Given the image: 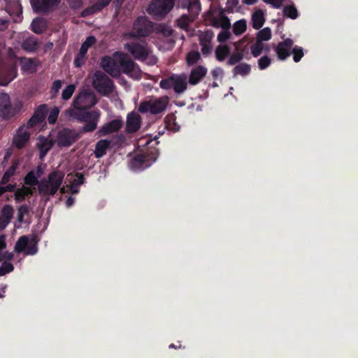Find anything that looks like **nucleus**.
Masks as SVG:
<instances>
[{"mask_svg":"<svg viewBox=\"0 0 358 358\" xmlns=\"http://www.w3.org/2000/svg\"><path fill=\"white\" fill-rule=\"evenodd\" d=\"M159 153L157 150H151L136 154L129 162V167L133 171H142L150 167L154 163Z\"/></svg>","mask_w":358,"mask_h":358,"instance_id":"39448f33","label":"nucleus"},{"mask_svg":"<svg viewBox=\"0 0 358 358\" xmlns=\"http://www.w3.org/2000/svg\"><path fill=\"white\" fill-rule=\"evenodd\" d=\"M283 14L285 16L295 20L298 17V10L296 8L293 6H286L283 8Z\"/></svg>","mask_w":358,"mask_h":358,"instance_id":"37998d69","label":"nucleus"},{"mask_svg":"<svg viewBox=\"0 0 358 358\" xmlns=\"http://www.w3.org/2000/svg\"><path fill=\"white\" fill-rule=\"evenodd\" d=\"M201 9V6L200 0H192L189 6L187 8L189 15L196 20L200 13Z\"/></svg>","mask_w":358,"mask_h":358,"instance_id":"473e14b6","label":"nucleus"},{"mask_svg":"<svg viewBox=\"0 0 358 358\" xmlns=\"http://www.w3.org/2000/svg\"><path fill=\"white\" fill-rule=\"evenodd\" d=\"M96 103L97 100L92 92L83 91L74 98L72 105L74 108L79 110V113L87 111V109L96 105Z\"/></svg>","mask_w":358,"mask_h":358,"instance_id":"6e6552de","label":"nucleus"},{"mask_svg":"<svg viewBox=\"0 0 358 358\" xmlns=\"http://www.w3.org/2000/svg\"><path fill=\"white\" fill-rule=\"evenodd\" d=\"M72 194H77L79 192L78 185L72 182V183L68 186Z\"/></svg>","mask_w":358,"mask_h":358,"instance_id":"338daca9","label":"nucleus"},{"mask_svg":"<svg viewBox=\"0 0 358 358\" xmlns=\"http://www.w3.org/2000/svg\"><path fill=\"white\" fill-rule=\"evenodd\" d=\"M207 69L202 66H197L193 69L189 76V83L195 85L206 75Z\"/></svg>","mask_w":358,"mask_h":358,"instance_id":"b1692460","label":"nucleus"},{"mask_svg":"<svg viewBox=\"0 0 358 358\" xmlns=\"http://www.w3.org/2000/svg\"><path fill=\"white\" fill-rule=\"evenodd\" d=\"M62 0H30L34 13L41 15L50 13L56 10Z\"/></svg>","mask_w":358,"mask_h":358,"instance_id":"9b49d317","label":"nucleus"},{"mask_svg":"<svg viewBox=\"0 0 358 358\" xmlns=\"http://www.w3.org/2000/svg\"><path fill=\"white\" fill-rule=\"evenodd\" d=\"M230 50L227 45H219L215 49V57L219 62H222L229 55Z\"/></svg>","mask_w":358,"mask_h":358,"instance_id":"72a5a7b5","label":"nucleus"},{"mask_svg":"<svg viewBox=\"0 0 358 358\" xmlns=\"http://www.w3.org/2000/svg\"><path fill=\"white\" fill-rule=\"evenodd\" d=\"M159 87L166 90L173 88L176 94H182L187 87L186 77L184 75L171 74L161 80Z\"/></svg>","mask_w":358,"mask_h":358,"instance_id":"423d86ee","label":"nucleus"},{"mask_svg":"<svg viewBox=\"0 0 358 358\" xmlns=\"http://www.w3.org/2000/svg\"><path fill=\"white\" fill-rule=\"evenodd\" d=\"M32 194L33 192L30 187L24 186L15 192V200L16 202L24 201L27 196Z\"/></svg>","mask_w":358,"mask_h":358,"instance_id":"c756f323","label":"nucleus"},{"mask_svg":"<svg viewBox=\"0 0 358 358\" xmlns=\"http://www.w3.org/2000/svg\"><path fill=\"white\" fill-rule=\"evenodd\" d=\"M169 102L167 96L158 98L151 97L149 100L143 101L138 106V112L145 114L150 113L152 115H158L166 110Z\"/></svg>","mask_w":358,"mask_h":358,"instance_id":"f03ea898","label":"nucleus"},{"mask_svg":"<svg viewBox=\"0 0 358 358\" xmlns=\"http://www.w3.org/2000/svg\"><path fill=\"white\" fill-rule=\"evenodd\" d=\"M96 42V39L94 36H90L87 37L85 41L82 43L81 47L80 48V55L81 57H85L87 50L90 48H91L93 45Z\"/></svg>","mask_w":358,"mask_h":358,"instance_id":"7c9ffc66","label":"nucleus"},{"mask_svg":"<svg viewBox=\"0 0 358 358\" xmlns=\"http://www.w3.org/2000/svg\"><path fill=\"white\" fill-rule=\"evenodd\" d=\"M21 47L27 52H35L38 50L39 44L36 38L31 36L22 41Z\"/></svg>","mask_w":358,"mask_h":358,"instance_id":"393cba45","label":"nucleus"},{"mask_svg":"<svg viewBox=\"0 0 358 358\" xmlns=\"http://www.w3.org/2000/svg\"><path fill=\"white\" fill-rule=\"evenodd\" d=\"M59 110L57 107H54L48 116V122L50 124H54L58 117Z\"/></svg>","mask_w":358,"mask_h":358,"instance_id":"603ef678","label":"nucleus"},{"mask_svg":"<svg viewBox=\"0 0 358 358\" xmlns=\"http://www.w3.org/2000/svg\"><path fill=\"white\" fill-rule=\"evenodd\" d=\"M15 115V110L12 107L10 96L5 93L0 94V116L8 118Z\"/></svg>","mask_w":358,"mask_h":358,"instance_id":"a211bd4d","label":"nucleus"},{"mask_svg":"<svg viewBox=\"0 0 358 358\" xmlns=\"http://www.w3.org/2000/svg\"><path fill=\"white\" fill-rule=\"evenodd\" d=\"M31 245L27 246L29 243L28 237L27 236H22L16 242L14 250L18 253L24 252L26 255H34L38 251L37 243L34 238L31 240Z\"/></svg>","mask_w":358,"mask_h":358,"instance_id":"4468645a","label":"nucleus"},{"mask_svg":"<svg viewBox=\"0 0 358 358\" xmlns=\"http://www.w3.org/2000/svg\"><path fill=\"white\" fill-rule=\"evenodd\" d=\"M124 49L128 51L136 59L144 61L148 55L149 52L144 44L130 42L124 45Z\"/></svg>","mask_w":358,"mask_h":358,"instance_id":"ddd939ff","label":"nucleus"},{"mask_svg":"<svg viewBox=\"0 0 358 358\" xmlns=\"http://www.w3.org/2000/svg\"><path fill=\"white\" fill-rule=\"evenodd\" d=\"M30 138V133L21 126L17 130L13 139V145L18 149L22 148Z\"/></svg>","mask_w":358,"mask_h":358,"instance_id":"412c9836","label":"nucleus"},{"mask_svg":"<svg viewBox=\"0 0 358 358\" xmlns=\"http://www.w3.org/2000/svg\"><path fill=\"white\" fill-rule=\"evenodd\" d=\"M166 127L173 131H178L180 126L176 122V117L173 114H170L165 118Z\"/></svg>","mask_w":358,"mask_h":358,"instance_id":"ea45409f","label":"nucleus"},{"mask_svg":"<svg viewBox=\"0 0 358 358\" xmlns=\"http://www.w3.org/2000/svg\"><path fill=\"white\" fill-rule=\"evenodd\" d=\"M80 138V134L74 129L63 128L57 132V144L59 148H68Z\"/></svg>","mask_w":358,"mask_h":358,"instance_id":"9d476101","label":"nucleus"},{"mask_svg":"<svg viewBox=\"0 0 358 358\" xmlns=\"http://www.w3.org/2000/svg\"><path fill=\"white\" fill-rule=\"evenodd\" d=\"M200 53L197 51H191L187 55V63L188 65H193L200 59Z\"/></svg>","mask_w":358,"mask_h":358,"instance_id":"de8ad7c7","label":"nucleus"},{"mask_svg":"<svg viewBox=\"0 0 358 358\" xmlns=\"http://www.w3.org/2000/svg\"><path fill=\"white\" fill-rule=\"evenodd\" d=\"M64 176L62 172L55 171L48 175V178H43L38 181L34 171H31L25 176L24 182L29 186L38 185V192L41 195L53 196L62 184Z\"/></svg>","mask_w":358,"mask_h":358,"instance_id":"f257e3e1","label":"nucleus"},{"mask_svg":"<svg viewBox=\"0 0 358 358\" xmlns=\"http://www.w3.org/2000/svg\"><path fill=\"white\" fill-rule=\"evenodd\" d=\"M93 86L101 95L108 96L114 89L113 81L104 73L96 71L94 75Z\"/></svg>","mask_w":358,"mask_h":358,"instance_id":"0eeeda50","label":"nucleus"},{"mask_svg":"<svg viewBox=\"0 0 358 358\" xmlns=\"http://www.w3.org/2000/svg\"><path fill=\"white\" fill-rule=\"evenodd\" d=\"M48 112V108L45 104H42L37 107L33 115L27 122V129H32L42 124L45 120Z\"/></svg>","mask_w":358,"mask_h":358,"instance_id":"2eb2a0df","label":"nucleus"},{"mask_svg":"<svg viewBox=\"0 0 358 358\" xmlns=\"http://www.w3.org/2000/svg\"><path fill=\"white\" fill-rule=\"evenodd\" d=\"M154 24L146 16L141 15L134 22L131 31L127 34L129 38H140L150 36L153 31Z\"/></svg>","mask_w":358,"mask_h":358,"instance_id":"20e7f679","label":"nucleus"},{"mask_svg":"<svg viewBox=\"0 0 358 358\" xmlns=\"http://www.w3.org/2000/svg\"><path fill=\"white\" fill-rule=\"evenodd\" d=\"M142 118L136 113L131 112L127 115L126 131L129 134L136 132L141 127Z\"/></svg>","mask_w":358,"mask_h":358,"instance_id":"aec40b11","label":"nucleus"},{"mask_svg":"<svg viewBox=\"0 0 358 358\" xmlns=\"http://www.w3.org/2000/svg\"><path fill=\"white\" fill-rule=\"evenodd\" d=\"M192 0H179V6L182 9H187Z\"/></svg>","mask_w":358,"mask_h":358,"instance_id":"69168bd1","label":"nucleus"},{"mask_svg":"<svg viewBox=\"0 0 358 358\" xmlns=\"http://www.w3.org/2000/svg\"><path fill=\"white\" fill-rule=\"evenodd\" d=\"M53 142L44 137L39 138V142L37 143V147L40 152V158L43 159L48 152V151L53 146Z\"/></svg>","mask_w":358,"mask_h":358,"instance_id":"a878e982","label":"nucleus"},{"mask_svg":"<svg viewBox=\"0 0 358 358\" xmlns=\"http://www.w3.org/2000/svg\"><path fill=\"white\" fill-rule=\"evenodd\" d=\"M15 166L14 165L10 166L8 170L4 173L3 177L1 178V185H6L10 181V178L15 174Z\"/></svg>","mask_w":358,"mask_h":358,"instance_id":"a18cd8bd","label":"nucleus"},{"mask_svg":"<svg viewBox=\"0 0 358 358\" xmlns=\"http://www.w3.org/2000/svg\"><path fill=\"white\" fill-rule=\"evenodd\" d=\"M14 257V255L12 252H9L6 251L0 257V262L3 259L12 260Z\"/></svg>","mask_w":358,"mask_h":358,"instance_id":"0e129e2a","label":"nucleus"},{"mask_svg":"<svg viewBox=\"0 0 358 358\" xmlns=\"http://www.w3.org/2000/svg\"><path fill=\"white\" fill-rule=\"evenodd\" d=\"M14 266L12 263L3 262L0 266V276L5 275L6 274L12 272Z\"/></svg>","mask_w":358,"mask_h":358,"instance_id":"3c124183","label":"nucleus"},{"mask_svg":"<svg viewBox=\"0 0 358 358\" xmlns=\"http://www.w3.org/2000/svg\"><path fill=\"white\" fill-rule=\"evenodd\" d=\"M271 38V30L269 27H265L258 31L256 40L263 42L270 40Z\"/></svg>","mask_w":358,"mask_h":358,"instance_id":"a19ab883","label":"nucleus"},{"mask_svg":"<svg viewBox=\"0 0 358 358\" xmlns=\"http://www.w3.org/2000/svg\"><path fill=\"white\" fill-rule=\"evenodd\" d=\"M219 17L220 27H222L223 29L229 30L231 27L230 20L225 15L224 11L222 8H221L219 11Z\"/></svg>","mask_w":358,"mask_h":358,"instance_id":"79ce46f5","label":"nucleus"},{"mask_svg":"<svg viewBox=\"0 0 358 358\" xmlns=\"http://www.w3.org/2000/svg\"><path fill=\"white\" fill-rule=\"evenodd\" d=\"M10 21L6 19L0 18V31H4L8 29Z\"/></svg>","mask_w":358,"mask_h":358,"instance_id":"e2e57ef3","label":"nucleus"},{"mask_svg":"<svg viewBox=\"0 0 358 358\" xmlns=\"http://www.w3.org/2000/svg\"><path fill=\"white\" fill-rule=\"evenodd\" d=\"M195 20L187 14H183L176 20V23L178 27L182 29H187L191 22Z\"/></svg>","mask_w":358,"mask_h":358,"instance_id":"c9c22d12","label":"nucleus"},{"mask_svg":"<svg viewBox=\"0 0 358 358\" xmlns=\"http://www.w3.org/2000/svg\"><path fill=\"white\" fill-rule=\"evenodd\" d=\"M231 37V33L228 29H224V31H220L217 35V41L220 43H224L229 39Z\"/></svg>","mask_w":358,"mask_h":358,"instance_id":"6e6d98bb","label":"nucleus"},{"mask_svg":"<svg viewBox=\"0 0 358 358\" xmlns=\"http://www.w3.org/2000/svg\"><path fill=\"white\" fill-rule=\"evenodd\" d=\"M200 45L201 46V52L203 55L208 56L212 52V43H201Z\"/></svg>","mask_w":358,"mask_h":358,"instance_id":"4d7b16f0","label":"nucleus"},{"mask_svg":"<svg viewBox=\"0 0 358 358\" xmlns=\"http://www.w3.org/2000/svg\"><path fill=\"white\" fill-rule=\"evenodd\" d=\"M236 50H238V48H236ZM244 57L243 52V51H236L233 52L229 59L227 62V64L228 66H234L238 63H239Z\"/></svg>","mask_w":358,"mask_h":358,"instance_id":"58836bf2","label":"nucleus"},{"mask_svg":"<svg viewBox=\"0 0 358 358\" xmlns=\"http://www.w3.org/2000/svg\"><path fill=\"white\" fill-rule=\"evenodd\" d=\"M117 64V61H115L110 56H104L101 60L102 69L114 78L118 77L120 74V69Z\"/></svg>","mask_w":358,"mask_h":358,"instance_id":"f3484780","label":"nucleus"},{"mask_svg":"<svg viewBox=\"0 0 358 358\" xmlns=\"http://www.w3.org/2000/svg\"><path fill=\"white\" fill-rule=\"evenodd\" d=\"M214 37V32L211 29H207L204 31H201L199 35V44L201 43H212V40Z\"/></svg>","mask_w":358,"mask_h":358,"instance_id":"e433bc0d","label":"nucleus"},{"mask_svg":"<svg viewBox=\"0 0 358 358\" xmlns=\"http://www.w3.org/2000/svg\"><path fill=\"white\" fill-rule=\"evenodd\" d=\"M62 85V82L60 80H56L53 82L51 87L50 93L52 97H55Z\"/></svg>","mask_w":358,"mask_h":358,"instance_id":"5fc2aeb1","label":"nucleus"},{"mask_svg":"<svg viewBox=\"0 0 358 358\" xmlns=\"http://www.w3.org/2000/svg\"><path fill=\"white\" fill-rule=\"evenodd\" d=\"M247 29V22L244 19L236 21L233 26V33L236 36H240L243 34Z\"/></svg>","mask_w":358,"mask_h":358,"instance_id":"f704fd0d","label":"nucleus"},{"mask_svg":"<svg viewBox=\"0 0 358 358\" xmlns=\"http://www.w3.org/2000/svg\"><path fill=\"white\" fill-rule=\"evenodd\" d=\"M76 90V85L73 84L69 85L63 90L62 97L64 100H69L73 95Z\"/></svg>","mask_w":358,"mask_h":358,"instance_id":"8fccbe9b","label":"nucleus"},{"mask_svg":"<svg viewBox=\"0 0 358 358\" xmlns=\"http://www.w3.org/2000/svg\"><path fill=\"white\" fill-rule=\"evenodd\" d=\"M13 216V208L10 205H6L1 209L0 215V231L6 229Z\"/></svg>","mask_w":358,"mask_h":358,"instance_id":"5701e85b","label":"nucleus"},{"mask_svg":"<svg viewBox=\"0 0 358 358\" xmlns=\"http://www.w3.org/2000/svg\"><path fill=\"white\" fill-rule=\"evenodd\" d=\"M292 53L293 54V60L295 62H299L304 55L303 48L297 45L292 48Z\"/></svg>","mask_w":358,"mask_h":358,"instance_id":"09e8293b","label":"nucleus"},{"mask_svg":"<svg viewBox=\"0 0 358 358\" xmlns=\"http://www.w3.org/2000/svg\"><path fill=\"white\" fill-rule=\"evenodd\" d=\"M31 28L33 32L37 34H41L47 29V23L43 17L34 18L31 24Z\"/></svg>","mask_w":358,"mask_h":358,"instance_id":"cd10ccee","label":"nucleus"},{"mask_svg":"<svg viewBox=\"0 0 358 358\" xmlns=\"http://www.w3.org/2000/svg\"><path fill=\"white\" fill-rule=\"evenodd\" d=\"M250 71L251 66L247 63H241L236 65L232 71L234 76H236L238 75L245 76L248 75Z\"/></svg>","mask_w":358,"mask_h":358,"instance_id":"2f4dec72","label":"nucleus"},{"mask_svg":"<svg viewBox=\"0 0 358 358\" xmlns=\"http://www.w3.org/2000/svg\"><path fill=\"white\" fill-rule=\"evenodd\" d=\"M110 145V141L106 139L99 141L95 145L94 155L96 158H101L106 154V150Z\"/></svg>","mask_w":358,"mask_h":358,"instance_id":"bb28decb","label":"nucleus"},{"mask_svg":"<svg viewBox=\"0 0 358 358\" xmlns=\"http://www.w3.org/2000/svg\"><path fill=\"white\" fill-rule=\"evenodd\" d=\"M77 115L80 121L85 122L82 129L83 132H91L96 129L100 118L99 110L79 112Z\"/></svg>","mask_w":358,"mask_h":358,"instance_id":"1a4fd4ad","label":"nucleus"},{"mask_svg":"<svg viewBox=\"0 0 358 358\" xmlns=\"http://www.w3.org/2000/svg\"><path fill=\"white\" fill-rule=\"evenodd\" d=\"M6 248V236L2 234L0 236V251Z\"/></svg>","mask_w":358,"mask_h":358,"instance_id":"774afa93","label":"nucleus"},{"mask_svg":"<svg viewBox=\"0 0 358 358\" xmlns=\"http://www.w3.org/2000/svg\"><path fill=\"white\" fill-rule=\"evenodd\" d=\"M122 125L123 121L122 120H113L110 122L105 124L102 127H101L98 130L97 134L99 136H107L110 134L119 131L122 128Z\"/></svg>","mask_w":358,"mask_h":358,"instance_id":"6ab92c4d","label":"nucleus"},{"mask_svg":"<svg viewBox=\"0 0 358 358\" xmlns=\"http://www.w3.org/2000/svg\"><path fill=\"white\" fill-rule=\"evenodd\" d=\"M271 63V59L267 56H263L258 59V67L261 70H264L268 67Z\"/></svg>","mask_w":358,"mask_h":358,"instance_id":"864d4df0","label":"nucleus"},{"mask_svg":"<svg viewBox=\"0 0 358 358\" xmlns=\"http://www.w3.org/2000/svg\"><path fill=\"white\" fill-rule=\"evenodd\" d=\"M112 0H98L91 6L85 8L80 13V17H86L101 12L104 8L109 5Z\"/></svg>","mask_w":358,"mask_h":358,"instance_id":"4be33fe9","label":"nucleus"},{"mask_svg":"<svg viewBox=\"0 0 358 358\" xmlns=\"http://www.w3.org/2000/svg\"><path fill=\"white\" fill-rule=\"evenodd\" d=\"M264 48L263 42L256 40L255 43L250 47L251 54L254 57H257L262 53Z\"/></svg>","mask_w":358,"mask_h":358,"instance_id":"c03bdc74","label":"nucleus"},{"mask_svg":"<svg viewBox=\"0 0 358 358\" xmlns=\"http://www.w3.org/2000/svg\"><path fill=\"white\" fill-rule=\"evenodd\" d=\"M73 182L78 186L83 185L85 182V178L83 174L81 173H76V178L73 179Z\"/></svg>","mask_w":358,"mask_h":358,"instance_id":"bf43d9fd","label":"nucleus"},{"mask_svg":"<svg viewBox=\"0 0 358 358\" xmlns=\"http://www.w3.org/2000/svg\"><path fill=\"white\" fill-rule=\"evenodd\" d=\"M285 0H263L264 2L271 4L275 8H280Z\"/></svg>","mask_w":358,"mask_h":358,"instance_id":"13d9d810","label":"nucleus"},{"mask_svg":"<svg viewBox=\"0 0 358 358\" xmlns=\"http://www.w3.org/2000/svg\"><path fill=\"white\" fill-rule=\"evenodd\" d=\"M265 22V17L264 12L258 9L252 15V25L255 29L259 30L262 28Z\"/></svg>","mask_w":358,"mask_h":358,"instance_id":"c85d7f7f","label":"nucleus"},{"mask_svg":"<svg viewBox=\"0 0 358 358\" xmlns=\"http://www.w3.org/2000/svg\"><path fill=\"white\" fill-rule=\"evenodd\" d=\"M206 17L205 20L207 22V24L212 26L215 28H220V17H215L213 14V10H208L206 13Z\"/></svg>","mask_w":358,"mask_h":358,"instance_id":"4c0bfd02","label":"nucleus"},{"mask_svg":"<svg viewBox=\"0 0 358 358\" xmlns=\"http://www.w3.org/2000/svg\"><path fill=\"white\" fill-rule=\"evenodd\" d=\"M159 32L165 37H169L172 34V30L168 26H161Z\"/></svg>","mask_w":358,"mask_h":358,"instance_id":"052dcab7","label":"nucleus"},{"mask_svg":"<svg viewBox=\"0 0 358 358\" xmlns=\"http://www.w3.org/2000/svg\"><path fill=\"white\" fill-rule=\"evenodd\" d=\"M114 57L116 59L118 67L121 68L122 71L127 75H131L132 72L138 69V66L129 56L122 52H115Z\"/></svg>","mask_w":358,"mask_h":358,"instance_id":"f8f14e48","label":"nucleus"},{"mask_svg":"<svg viewBox=\"0 0 358 358\" xmlns=\"http://www.w3.org/2000/svg\"><path fill=\"white\" fill-rule=\"evenodd\" d=\"M85 57H81L79 52L74 59L75 66L76 67H80L85 63Z\"/></svg>","mask_w":358,"mask_h":358,"instance_id":"680f3d73","label":"nucleus"},{"mask_svg":"<svg viewBox=\"0 0 358 358\" xmlns=\"http://www.w3.org/2000/svg\"><path fill=\"white\" fill-rule=\"evenodd\" d=\"M176 0H152L147 11L156 20L164 19L173 9Z\"/></svg>","mask_w":358,"mask_h":358,"instance_id":"7ed1b4c3","label":"nucleus"},{"mask_svg":"<svg viewBox=\"0 0 358 358\" xmlns=\"http://www.w3.org/2000/svg\"><path fill=\"white\" fill-rule=\"evenodd\" d=\"M294 41L292 39L287 38L282 41L278 43L275 48V51L277 54L279 60H285L292 54Z\"/></svg>","mask_w":358,"mask_h":358,"instance_id":"dca6fc26","label":"nucleus"},{"mask_svg":"<svg viewBox=\"0 0 358 358\" xmlns=\"http://www.w3.org/2000/svg\"><path fill=\"white\" fill-rule=\"evenodd\" d=\"M29 212V206L27 204L21 205L17 208V221L22 223L24 220V215L28 214Z\"/></svg>","mask_w":358,"mask_h":358,"instance_id":"49530a36","label":"nucleus"}]
</instances>
